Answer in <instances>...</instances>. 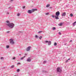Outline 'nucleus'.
<instances>
[{"label":"nucleus","mask_w":76,"mask_h":76,"mask_svg":"<svg viewBox=\"0 0 76 76\" xmlns=\"http://www.w3.org/2000/svg\"><path fill=\"white\" fill-rule=\"evenodd\" d=\"M8 27H10V28H13L14 27V24L12 23H10V22L9 21L7 20L6 21V23L5 24Z\"/></svg>","instance_id":"f257e3e1"},{"label":"nucleus","mask_w":76,"mask_h":76,"mask_svg":"<svg viewBox=\"0 0 76 76\" xmlns=\"http://www.w3.org/2000/svg\"><path fill=\"white\" fill-rule=\"evenodd\" d=\"M45 42L46 43H48V45H50L51 44V41H45Z\"/></svg>","instance_id":"f03ea898"},{"label":"nucleus","mask_w":76,"mask_h":76,"mask_svg":"<svg viewBox=\"0 0 76 76\" xmlns=\"http://www.w3.org/2000/svg\"><path fill=\"white\" fill-rule=\"evenodd\" d=\"M10 44H15V42L14 41H13V39H10Z\"/></svg>","instance_id":"7ed1b4c3"},{"label":"nucleus","mask_w":76,"mask_h":76,"mask_svg":"<svg viewBox=\"0 0 76 76\" xmlns=\"http://www.w3.org/2000/svg\"><path fill=\"white\" fill-rule=\"evenodd\" d=\"M56 16L53 15H52V17L53 18H55L56 19H57V12H56Z\"/></svg>","instance_id":"20e7f679"},{"label":"nucleus","mask_w":76,"mask_h":76,"mask_svg":"<svg viewBox=\"0 0 76 76\" xmlns=\"http://www.w3.org/2000/svg\"><path fill=\"white\" fill-rule=\"evenodd\" d=\"M57 72H62V70H61V69L60 68L58 67L57 68Z\"/></svg>","instance_id":"39448f33"},{"label":"nucleus","mask_w":76,"mask_h":76,"mask_svg":"<svg viewBox=\"0 0 76 76\" xmlns=\"http://www.w3.org/2000/svg\"><path fill=\"white\" fill-rule=\"evenodd\" d=\"M31 47H28L26 49V51H29V50H30V49H31Z\"/></svg>","instance_id":"423d86ee"},{"label":"nucleus","mask_w":76,"mask_h":76,"mask_svg":"<svg viewBox=\"0 0 76 76\" xmlns=\"http://www.w3.org/2000/svg\"><path fill=\"white\" fill-rule=\"evenodd\" d=\"M27 61H28V62H30L31 61V58H28L27 60H26Z\"/></svg>","instance_id":"0eeeda50"},{"label":"nucleus","mask_w":76,"mask_h":76,"mask_svg":"<svg viewBox=\"0 0 76 76\" xmlns=\"http://www.w3.org/2000/svg\"><path fill=\"white\" fill-rule=\"evenodd\" d=\"M27 13H29L30 14H31L32 12V11L31 10H29L27 11Z\"/></svg>","instance_id":"6e6552de"},{"label":"nucleus","mask_w":76,"mask_h":76,"mask_svg":"<svg viewBox=\"0 0 76 76\" xmlns=\"http://www.w3.org/2000/svg\"><path fill=\"white\" fill-rule=\"evenodd\" d=\"M59 15H60V12L59 11H57V19H59V18L58 17Z\"/></svg>","instance_id":"1a4fd4ad"},{"label":"nucleus","mask_w":76,"mask_h":76,"mask_svg":"<svg viewBox=\"0 0 76 76\" xmlns=\"http://www.w3.org/2000/svg\"><path fill=\"white\" fill-rule=\"evenodd\" d=\"M66 13L65 12H64L62 14V16H64L66 15Z\"/></svg>","instance_id":"9d476101"},{"label":"nucleus","mask_w":76,"mask_h":76,"mask_svg":"<svg viewBox=\"0 0 76 76\" xmlns=\"http://www.w3.org/2000/svg\"><path fill=\"white\" fill-rule=\"evenodd\" d=\"M25 56H24L23 57H22L20 59L21 60H23V59L24 58H25Z\"/></svg>","instance_id":"9b49d317"},{"label":"nucleus","mask_w":76,"mask_h":76,"mask_svg":"<svg viewBox=\"0 0 76 76\" xmlns=\"http://www.w3.org/2000/svg\"><path fill=\"white\" fill-rule=\"evenodd\" d=\"M76 21L74 22L73 24L72 25L73 26H75L76 25Z\"/></svg>","instance_id":"f8f14e48"},{"label":"nucleus","mask_w":76,"mask_h":76,"mask_svg":"<svg viewBox=\"0 0 76 76\" xmlns=\"http://www.w3.org/2000/svg\"><path fill=\"white\" fill-rule=\"evenodd\" d=\"M63 25V23H59L58 24V26H62V25Z\"/></svg>","instance_id":"ddd939ff"},{"label":"nucleus","mask_w":76,"mask_h":76,"mask_svg":"<svg viewBox=\"0 0 76 76\" xmlns=\"http://www.w3.org/2000/svg\"><path fill=\"white\" fill-rule=\"evenodd\" d=\"M31 10V12H32V13H33V12H34L35 11H34V9H32Z\"/></svg>","instance_id":"4468645a"},{"label":"nucleus","mask_w":76,"mask_h":76,"mask_svg":"<svg viewBox=\"0 0 76 76\" xmlns=\"http://www.w3.org/2000/svg\"><path fill=\"white\" fill-rule=\"evenodd\" d=\"M35 37L36 38H38L39 37L37 35H36L35 36Z\"/></svg>","instance_id":"2eb2a0df"},{"label":"nucleus","mask_w":76,"mask_h":76,"mask_svg":"<svg viewBox=\"0 0 76 76\" xmlns=\"http://www.w3.org/2000/svg\"><path fill=\"white\" fill-rule=\"evenodd\" d=\"M49 6H50V4H48L46 6V7H49Z\"/></svg>","instance_id":"dca6fc26"},{"label":"nucleus","mask_w":76,"mask_h":76,"mask_svg":"<svg viewBox=\"0 0 76 76\" xmlns=\"http://www.w3.org/2000/svg\"><path fill=\"white\" fill-rule=\"evenodd\" d=\"M70 16L71 17H73V14H70Z\"/></svg>","instance_id":"f3484780"},{"label":"nucleus","mask_w":76,"mask_h":76,"mask_svg":"<svg viewBox=\"0 0 76 76\" xmlns=\"http://www.w3.org/2000/svg\"><path fill=\"white\" fill-rule=\"evenodd\" d=\"M6 48H9V46L7 45L6 46Z\"/></svg>","instance_id":"a211bd4d"},{"label":"nucleus","mask_w":76,"mask_h":76,"mask_svg":"<svg viewBox=\"0 0 76 76\" xmlns=\"http://www.w3.org/2000/svg\"><path fill=\"white\" fill-rule=\"evenodd\" d=\"M15 67V65H12V66H11V68H14Z\"/></svg>","instance_id":"6ab92c4d"},{"label":"nucleus","mask_w":76,"mask_h":76,"mask_svg":"<svg viewBox=\"0 0 76 76\" xmlns=\"http://www.w3.org/2000/svg\"><path fill=\"white\" fill-rule=\"evenodd\" d=\"M42 32V31H39L38 32V33L40 34V33H41V32Z\"/></svg>","instance_id":"aec40b11"},{"label":"nucleus","mask_w":76,"mask_h":76,"mask_svg":"<svg viewBox=\"0 0 76 76\" xmlns=\"http://www.w3.org/2000/svg\"><path fill=\"white\" fill-rule=\"evenodd\" d=\"M54 45L55 46H56L57 45V43H56V42H55V43H54Z\"/></svg>","instance_id":"412c9836"},{"label":"nucleus","mask_w":76,"mask_h":76,"mask_svg":"<svg viewBox=\"0 0 76 76\" xmlns=\"http://www.w3.org/2000/svg\"><path fill=\"white\" fill-rule=\"evenodd\" d=\"M42 38V36H40L39 37V39H41V38Z\"/></svg>","instance_id":"4be33fe9"},{"label":"nucleus","mask_w":76,"mask_h":76,"mask_svg":"<svg viewBox=\"0 0 76 76\" xmlns=\"http://www.w3.org/2000/svg\"><path fill=\"white\" fill-rule=\"evenodd\" d=\"M45 14L46 15H49V13L48 12H47L45 13Z\"/></svg>","instance_id":"5701e85b"},{"label":"nucleus","mask_w":76,"mask_h":76,"mask_svg":"<svg viewBox=\"0 0 76 76\" xmlns=\"http://www.w3.org/2000/svg\"><path fill=\"white\" fill-rule=\"evenodd\" d=\"M17 71L18 72H19V71H20V69H18L17 70Z\"/></svg>","instance_id":"b1692460"},{"label":"nucleus","mask_w":76,"mask_h":76,"mask_svg":"<svg viewBox=\"0 0 76 76\" xmlns=\"http://www.w3.org/2000/svg\"><path fill=\"white\" fill-rule=\"evenodd\" d=\"M17 16H20V14L18 13L17 14Z\"/></svg>","instance_id":"393cba45"},{"label":"nucleus","mask_w":76,"mask_h":76,"mask_svg":"<svg viewBox=\"0 0 76 76\" xmlns=\"http://www.w3.org/2000/svg\"><path fill=\"white\" fill-rule=\"evenodd\" d=\"M1 60H3V59H4V58L3 57H1Z\"/></svg>","instance_id":"a878e982"},{"label":"nucleus","mask_w":76,"mask_h":76,"mask_svg":"<svg viewBox=\"0 0 76 76\" xmlns=\"http://www.w3.org/2000/svg\"><path fill=\"white\" fill-rule=\"evenodd\" d=\"M53 30H55L56 29V27H53Z\"/></svg>","instance_id":"bb28decb"},{"label":"nucleus","mask_w":76,"mask_h":76,"mask_svg":"<svg viewBox=\"0 0 76 76\" xmlns=\"http://www.w3.org/2000/svg\"><path fill=\"white\" fill-rule=\"evenodd\" d=\"M47 63V61H45L44 62H43V63L44 64V63Z\"/></svg>","instance_id":"cd10ccee"},{"label":"nucleus","mask_w":76,"mask_h":76,"mask_svg":"<svg viewBox=\"0 0 76 76\" xmlns=\"http://www.w3.org/2000/svg\"><path fill=\"white\" fill-rule=\"evenodd\" d=\"M34 11H37V9H34Z\"/></svg>","instance_id":"c85d7f7f"},{"label":"nucleus","mask_w":76,"mask_h":76,"mask_svg":"<svg viewBox=\"0 0 76 76\" xmlns=\"http://www.w3.org/2000/svg\"><path fill=\"white\" fill-rule=\"evenodd\" d=\"M42 73H45V72H45L44 70L42 71Z\"/></svg>","instance_id":"c756f323"},{"label":"nucleus","mask_w":76,"mask_h":76,"mask_svg":"<svg viewBox=\"0 0 76 76\" xmlns=\"http://www.w3.org/2000/svg\"><path fill=\"white\" fill-rule=\"evenodd\" d=\"M7 34H9V33H10V31H8L7 32Z\"/></svg>","instance_id":"7c9ffc66"},{"label":"nucleus","mask_w":76,"mask_h":76,"mask_svg":"<svg viewBox=\"0 0 76 76\" xmlns=\"http://www.w3.org/2000/svg\"><path fill=\"white\" fill-rule=\"evenodd\" d=\"M15 59H16V58L15 57H14L13 58V60H15Z\"/></svg>","instance_id":"2f4dec72"},{"label":"nucleus","mask_w":76,"mask_h":76,"mask_svg":"<svg viewBox=\"0 0 76 76\" xmlns=\"http://www.w3.org/2000/svg\"><path fill=\"white\" fill-rule=\"evenodd\" d=\"M68 61H69V60H66V63H67V62H68Z\"/></svg>","instance_id":"473e14b6"},{"label":"nucleus","mask_w":76,"mask_h":76,"mask_svg":"<svg viewBox=\"0 0 76 76\" xmlns=\"http://www.w3.org/2000/svg\"><path fill=\"white\" fill-rule=\"evenodd\" d=\"M18 64H20V63H17Z\"/></svg>","instance_id":"72a5a7b5"},{"label":"nucleus","mask_w":76,"mask_h":76,"mask_svg":"<svg viewBox=\"0 0 76 76\" xmlns=\"http://www.w3.org/2000/svg\"><path fill=\"white\" fill-rule=\"evenodd\" d=\"M58 34H59V35H61V33L60 32H59L58 33Z\"/></svg>","instance_id":"f704fd0d"},{"label":"nucleus","mask_w":76,"mask_h":76,"mask_svg":"<svg viewBox=\"0 0 76 76\" xmlns=\"http://www.w3.org/2000/svg\"><path fill=\"white\" fill-rule=\"evenodd\" d=\"M23 9H25V6H24L23 7Z\"/></svg>","instance_id":"c9c22d12"},{"label":"nucleus","mask_w":76,"mask_h":76,"mask_svg":"<svg viewBox=\"0 0 76 76\" xmlns=\"http://www.w3.org/2000/svg\"><path fill=\"white\" fill-rule=\"evenodd\" d=\"M26 55H27V54H26V53H25V56H26Z\"/></svg>","instance_id":"e433bc0d"},{"label":"nucleus","mask_w":76,"mask_h":76,"mask_svg":"<svg viewBox=\"0 0 76 76\" xmlns=\"http://www.w3.org/2000/svg\"><path fill=\"white\" fill-rule=\"evenodd\" d=\"M13 0H11V1H13Z\"/></svg>","instance_id":"4c0bfd02"},{"label":"nucleus","mask_w":76,"mask_h":76,"mask_svg":"<svg viewBox=\"0 0 76 76\" xmlns=\"http://www.w3.org/2000/svg\"><path fill=\"white\" fill-rule=\"evenodd\" d=\"M10 8H11V7H8V9H9Z\"/></svg>","instance_id":"58836bf2"},{"label":"nucleus","mask_w":76,"mask_h":76,"mask_svg":"<svg viewBox=\"0 0 76 76\" xmlns=\"http://www.w3.org/2000/svg\"><path fill=\"white\" fill-rule=\"evenodd\" d=\"M19 56H21V55H20V54L19 55Z\"/></svg>","instance_id":"ea45409f"},{"label":"nucleus","mask_w":76,"mask_h":76,"mask_svg":"<svg viewBox=\"0 0 76 76\" xmlns=\"http://www.w3.org/2000/svg\"><path fill=\"white\" fill-rule=\"evenodd\" d=\"M7 14H8L9 15V12H7Z\"/></svg>","instance_id":"a19ab883"},{"label":"nucleus","mask_w":76,"mask_h":76,"mask_svg":"<svg viewBox=\"0 0 76 76\" xmlns=\"http://www.w3.org/2000/svg\"><path fill=\"white\" fill-rule=\"evenodd\" d=\"M56 72H57V68L56 69Z\"/></svg>","instance_id":"79ce46f5"},{"label":"nucleus","mask_w":76,"mask_h":76,"mask_svg":"<svg viewBox=\"0 0 76 76\" xmlns=\"http://www.w3.org/2000/svg\"><path fill=\"white\" fill-rule=\"evenodd\" d=\"M72 40H71L70 42H72Z\"/></svg>","instance_id":"37998d69"},{"label":"nucleus","mask_w":76,"mask_h":76,"mask_svg":"<svg viewBox=\"0 0 76 76\" xmlns=\"http://www.w3.org/2000/svg\"><path fill=\"white\" fill-rule=\"evenodd\" d=\"M70 60V58L68 59V60Z\"/></svg>","instance_id":"c03bdc74"},{"label":"nucleus","mask_w":76,"mask_h":76,"mask_svg":"<svg viewBox=\"0 0 76 76\" xmlns=\"http://www.w3.org/2000/svg\"><path fill=\"white\" fill-rule=\"evenodd\" d=\"M70 76H71V75H70Z\"/></svg>","instance_id":"a18cd8bd"},{"label":"nucleus","mask_w":76,"mask_h":76,"mask_svg":"<svg viewBox=\"0 0 76 76\" xmlns=\"http://www.w3.org/2000/svg\"><path fill=\"white\" fill-rule=\"evenodd\" d=\"M1 29L0 28V30Z\"/></svg>","instance_id":"49530a36"},{"label":"nucleus","mask_w":76,"mask_h":76,"mask_svg":"<svg viewBox=\"0 0 76 76\" xmlns=\"http://www.w3.org/2000/svg\"><path fill=\"white\" fill-rule=\"evenodd\" d=\"M75 72H76V71H75Z\"/></svg>","instance_id":"de8ad7c7"}]
</instances>
